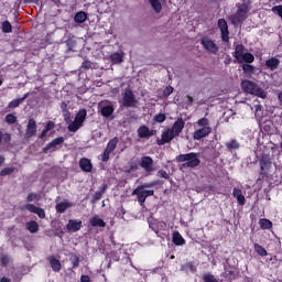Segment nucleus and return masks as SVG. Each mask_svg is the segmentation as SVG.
<instances>
[{"label": "nucleus", "mask_w": 282, "mask_h": 282, "mask_svg": "<svg viewBox=\"0 0 282 282\" xmlns=\"http://www.w3.org/2000/svg\"><path fill=\"white\" fill-rule=\"evenodd\" d=\"M184 130V119L177 118L176 121H173V126L167 128L162 132V139H156V145L162 147L164 144H170L173 139L178 138V134H182Z\"/></svg>", "instance_id": "1"}, {"label": "nucleus", "mask_w": 282, "mask_h": 282, "mask_svg": "<svg viewBox=\"0 0 282 282\" xmlns=\"http://www.w3.org/2000/svg\"><path fill=\"white\" fill-rule=\"evenodd\" d=\"M196 127L200 129H196L193 131V140L199 141L204 138H207V135H210L213 132V128H210V120L207 118H200L196 121Z\"/></svg>", "instance_id": "2"}, {"label": "nucleus", "mask_w": 282, "mask_h": 282, "mask_svg": "<svg viewBox=\"0 0 282 282\" xmlns=\"http://www.w3.org/2000/svg\"><path fill=\"white\" fill-rule=\"evenodd\" d=\"M250 0H245L238 7H236V13L230 17V23L234 25H239L241 22L247 20V13L250 12Z\"/></svg>", "instance_id": "3"}, {"label": "nucleus", "mask_w": 282, "mask_h": 282, "mask_svg": "<svg viewBox=\"0 0 282 282\" xmlns=\"http://www.w3.org/2000/svg\"><path fill=\"white\" fill-rule=\"evenodd\" d=\"M241 91L247 95H252L262 99H267V93H264V89H261L258 84L251 80H241Z\"/></svg>", "instance_id": "4"}, {"label": "nucleus", "mask_w": 282, "mask_h": 282, "mask_svg": "<svg viewBox=\"0 0 282 282\" xmlns=\"http://www.w3.org/2000/svg\"><path fill=\"white\" fill-rule=\"evenodd\" d=\"M176 162L184 163L182 164V169H196L202 164V161L198 160V153L196 152L178 154L176 156Z\"/></svg>", "instance_id": "5"}, {"label": "nucleus", "mask_w": 282, "mask_h": 282, "mask_svg": "<svg viewBox=\"0 0 282 282\" xmlns=\"http://www.w3.org/2000/svg\"><path fill=\"white\" fill-rule=\"evenodd\" d=\"M246 51L245 45L236 44L234 51V58H236V62L243 64H252V62H254V56H252L251 53H246Z\"/></svg>", "instance_id": "6"}, {"label": "nucleus", "mask_w": 282, "mask_h": 282, "mask_svg": "<svg viewBox=\"0 0 282 282\" xmlns=\"http://www.w3.org/2000/svg\"><path fill=\"white\" fill-rule=\"evenodd\" d=\"M87 119V110L82 109L79 112H76V117L73 118V121L66 122L67 131L76 133L78 129H82V126L85 124V120Z\"/></svg>", "instance_id": "7"}, {"label": "nucleus", "mask_w": 282, "mask_h": 282, "mask_svg": "<svg viewBox=\"0 0 282 282\" xmlns=\"http://www.w3.org/2000/svg\"><path fill=\"white\" fill-rule=\"evenodd\" d=\"M139 104L135 100V95H133V90L130 88L124 89V93H121V107L123 108H135V105Z\"/></svg>", "instance_id": "8"}, {"label": "nucleus", "mask_w": 282, "mask_h": 282, "mask_svg": "<svg viewBox=\"0 0 282 282\" xmlns=\"http://www.w3.org/2000/svg\"><path fill=\"white\" fill-rule=\"evenodd\" d=\"M150 230L156 234V237L164 239L167 238V223L164 221H152L149 223Z\"/></svg>", "instance_id": "9"}, {"label": "nucleus", "mask_w": 282, "mask_h": 282, "mask_svg": "<svg viewBox=\"0 0 282 282\" xmlns=\"http://www.w3.org/2000/svg\"><path fill=\"white\" fill-rule=\"evenodd\" d=\"M119 144V138L113 137L108 141V147L105 148V151L101 152V162H107L110 160V153L116 150V145Z\"/></svg>", "instance_id": "10"}, {"label": "nucleus", "mask_w": 282, "mask_h": 282, "mask_svg": "<svg viewBox=\"0 0 282 282\" xmlns=\"http://www.w3.org/2000/svg\"><path fill=\"white\" fill-rule=\"evenodd\" d=\"M139 167H142L144 173H153L155 171V167L153 166V158L150 156H142V159L139 160Z\"/></svg>", "instance_id": "11"}, {"label": "nucleus", "mask_w": 282, "mask_h": 282, "mask_svg": "<svg viewBox=\"0 0 282 282\" xmlns=\"http://www.w3.org/2000/svg\"><path fill=\"white\" fill-rule=\"evenodd\" d=\"M200 44H202V48H205L207 53H210L213 55H216L218 53V46L216 45V42H213V40L207 37H202Z\"/></svg>", "instance_id": "12"}, {"label": "nucleus", "mask_w": 282, "mask_h": 282, "mask_svg": "<svg viewBox=\"0 0 282 282\" xmlns=\"http://www.w3.org/2000/svg\"><path fill=\"white\" fill-rule=\"evenodd\" d=\"M217 26H219V32L221 33V42L229 43L230 31L227 30V21L224 19H219V22H217Z\"/></svg>", "instance_id": "13"}, {"label": "nucleus", "mask_w": 282, "mask_h": 282, "mask_svg": "<svg viewBox=\"0 0 282 282\" xmlns=\"http://www.w3.org/2000/svg\"><path fill=\"white\" fill-rule=\"evenodd\" d=\"M154 192L153 189L150 191H139V189H133L132 195L135 196V200L139 202V206L144 205V200L147 197L153 196Z\"/></svg>", "instance_id": "14"}, {"label": "nucleus", "mask_w": 282, "mask_h": 282, "mask_svg": "<svg viewBox=\"0 0 282 282\" xmlns=\"http://www.w3.org/2000/svg\"><path fill=\"white\" fill-rule=\"evenodd\" d=\"M63 143H64L63 137L53 139V141H51L50 143H47V145H44V148H42V153L47 154V153L54 152L56 151V147H59Z\"/></svg>", "instance_id": "15"}, {"label": "nucleus", "mask_w": 282, "mask_h": 282, "mask_svg": "<svg viewBox=\"0 0 282 282\" xmlns=\"http://www.w3.org/2000/svg\"><path fill=\"white\" fill-rule=\"evenodd\" d=\"M270 158L262 155V159L259 160V176L267 177V171H270Z\"/></svg>", "instance_id": "16"}, {"label": "nucleus", "mask_w": 282, "mask_h": 282, "mask_svg": "<svg viewBox=\"0 0 282 282\" xmlns=\"http://www.w3.org/2000/svg\"><path fill=\"white\" fill-rule=\"evenodd\" d=\"M35 129H37V126H35V120L28 119V127L24 129V137L28 139L35 137Z\"/></svg>", "instance_id": "17"}, {"label": "nucleus", "mask_w": 282, "mask_h": 282, "mask_svg": "<svg viewBox=\"0 0 282 282\" xmlns=\"http://www.w3.org/2000/svg\"><path fill=\"white\" fill-rule=\"evenodd\" d=\"M152 132H155V131L150 130L149 128H147V126H141L139 127L138 130H135V134H138L139 139H149L153 137Z\"/></svg>", "instance_id": "18"}, {"label": "nucleus", "mask_w": 282, "mask_h": 282, "mask_svg": "<svg viewBox=\"0 0 282 282\" xmlns=\"http://www.w3.org/2000/svg\"><path fill=\"white\" fill-rule=\"evenodd\" d=\"M280 63L279 55H275V57H270L268 61H264V67H268L270 72H274L275 69H279Z\"/></svg>", "instance_id": "19"}, {"label": "nucleus", "mask_w": 282, "mask_h": 282, "mask_svg": "<svg viewBox=\"0 0 282 282\" xmlns=\"http://www.w3.org/2000/svg\"><path fill=\"white\" fill-rule=\"evenodd\" d=\"M78 230H82V220H77V219L67 220L68 232H78Z\"/></svg>", "instance_id": "20"}, {"label": "nucleus", "mask_w": 282, "mask_h": 282, "mask_svg": "<svg viewBox=\"0 0 282 282\" xmlns=\"http://www.w3.org/2000/svg\"><path fill=\"white\" fill-rule=\"evenodd\" d=\"M79 169L84 173H90L93 172V163H90V160L87 158H82L79 160Z\"/></svg>", "instance_id": "21"}, {"label": "nucleus", "mask_w": 282, "mask_h": 282, "mask_svg": "<svg viewBox=\"0 0 282 282\" xmlns=\"http://www.w3.org/2000/svg\"><path fill=\"white\" fill-rule=\"evenodd\" d=\"M28 97H30V93H24V95H22V98L10 100V102H8V109L19 108L21 102H24V100L28 99Z\"/></svg>", "instance_id": "22"}, {"label": "nucleus", "mask_w": 282, "mask_h": 282, "mask_svg": "<svg viewBox=\"0 0 282 282\" xmlns=\"http://www.w3.org/2000/svg\"><path fill=\"white\" fill-rule=\"evenodd\" d=\"M47 262L51 263V270H53V272L58 273L62 271V262H59L55 257H47Z\"/></svg>", "instance_id": "23"}, {"label": "nucleus", "mask_w": 282, "mask_h": 282, "mask_svg": "<svg viewBox=\"0 0 282 282\" xmlns=\"http://www.w3.org/2000/svg\"><path fill=\"white\" fill-rule=\"evenodd\" d=\"M225 149L227 150V152H231V153L239 151L240 149L239 141H237L236 139H230V141H227V143H225Z\"/></svg>", "instance_id": "24"}, {"label": "nucleus", "mask_w": 282, "mask_h": 282, "mask_svg": "<svg viewBox=\"0 0 282 282\" xmlns=\"http://www.w3.org/2000/svg\"><path fill=\"white\" fill-rule=\"evenodd\" d=\"M172 241H173V245L176 247H182L186 243V241L182 237V234H178V231H173Z\"/></svg>", "instance_id": "25"}, {"label": "nucleus", "mask_w": 282, "mask_h": 282, "mask_svg": "<svg viewBox=\"0 0 282 282\" xmlns=\"http://www.w3.org/2000/svg\"><path fill=\"white\" fill-rule=\"evenodd\" d=\"M107 224L101 218H98V216H94L90 218V227L94 228H105Z\"/></svg>", "instance_id": "26"}, {"label": "nucleus", "mask_w": 282, "mask_h": 282, "mask_svg": "<svg viewBox=\"0 0 282 282\" xmlns=\"http://www.w3.org/2000/svg\"><path fill=\"white\" fill-rule=\"evenodd\" d=\"M87 21V13L85 11L76 12L75 15H73V22H76V24H82Z\"/></svg>", "instance_id": "27"}, {"label": "nucleus", "mask_w": 282, "mask_h": 282, "mask_svg": "<svg viewBox=\"0 0 282 282\" xmlns=\"http://www.w3.org/2000/svg\"><path fill=\"white\" fill-rule=\"evenodd\" d=\"M69 207H73V204L65 200L56 204V214H64Z\"/></svg>", "instance_id": "28"}, {"label": "nucleus", "mask_w": 282, "mask_h": 282, "mask_svg": "<svg viewBox=\"0 0 282 282\" xmlns=\"http://www.w3.org/2000/svg\"><path fill=\"white\" fill-rule=\"evenodd\" d=\"M24 228L31 234L39 232V223H35V220L28 221L24 224Z\"/></svg>", "instance_id": "29"}, {"label": "nucleus", "mask_w": 282, "mask_h": 282, "mask_svg": "<svg viewBox=\"0 0 282 282\" xmlns=\"http://www.w3.org/2000/svg\"><path fill=\"white\" fill-rule=\"evenodd\" d=\"M234 198H236V203H238L239 206H245V195H241V189L234 188Z\"/></svg>", "instance_id": "30"}, {"label": "nucleus", "mask_w": 282, "mask_h": 282, "mask_svg": "<svg viewBox=\"0 0 282 282\" xmlns=\"http://www.w3.org/2000/svg\"><path fill=\"white\" fill-rule=\"evenodd\" d=\"M259 228L262 230H270L273 228V221H270L265 218L259 219Z\"/></svg>", "instance_id": "31"}, {"label": "nucleus", "mask_w": 282, "mask_h": 282, "mask_svg": "<svg viewBox=\"0 0 282 282\" xmlns=\"http://www.w3.org/2000/svg\"><path fill=\"white\" fill-rule=\"evenodd\" d=\"M178 270L185 273H194L196 272V265H194L193 262H187L185 264H182L181 269Z\"/></svg>", "instance_id": "32"}, {"label": "nucleus", "mask_w": 282, "mask_h": 282, "mask_svg": "<svg viewBox=\"0 0 282 282\" xmlns=\"http://www.w3.org/2000/svg\"><path fill=\"white\" fill-rule=\"evenodd\" d=\"M99 112H100L101 117L110 118V116H112V106L111 105L104 106L100 108Z\"/></svg>", "instance_id": "33"}, {"label": "nucleus", "mask_w": 282, "mask_h": 282, "mask_svg": "<svg viewBox=\"0 0 282 282\" xmlns=\"http://www.w3.org/2000/svg\"><path fill=\"white\" fill-rule=\"evenodd\" d=\"M155 185H159V181H153L149 183H144L142 185L135 186L133 191H147L145 188H153Z\"/></svg>", "instance_id": "34"}, {"label": "nucleus", "mask_w": 282, "mask_h": 282, "mask_svg": "<svg viewBox=\"0 0 282 282\" xmlns=\"http://www.w3.org/2000/svg\"><path fill=\"white\" fill-rule=\"evenodd\" d=\"M221 276L225 278L226 281L236 280V272L232 270L225 269V272L221 273Z\"/></svg>", "instance_id": "35"}, {"label": "nucleus", "mask_w": 282, "mask_h": 282, "mask_svg": "<svg viewBox=\"0 0 282 282\" xmlns=\"http://www.w3.org/2000/svg\"><path fill=\"white\" fill-rule=\"evenodd\" d=\"M253 251L259 257H267V250L264 249V247H261V245L259 243H253Z\"/></svg>", "instance_id": "36"}, {"label": "nucleus", "mask_w": 282, "mask_h": 282, "mask_svg": "<svg viewBox=\"0 0 282 282\" xmlns=\"http://www.w3.org/2000/svg\"><path fill=\"white\" fill-rule=\"evenodd\" d=\"M150 8H153V11L156 13L162 12V2H159V0H149Z\"/></svg>", "instance_id": "37"}, {"label": "nucleus", "mask_w": 282, "mask_h": 282, "mask_svg": "<svg viewBox=\"0 0 282 282\" xmlns=\"http://www.w3.org/2000/svg\"><path fill=\"white\" fill-rule=\"evenodd\" d=\"M24 210H28V213H43L44 209L35 207L33 204L24 205Z\"/></svg>", "instance_id": "38"}, {"label": "nucleus", "mask_w": 282, "mask_h": 282, "mask_svg": "<svg viewBox=\"0 0 282 282\" xmlns=\"http://www.w3.org/2000/svg\"><path fill=\"white\" fill-rule=\"evenodd\" d=\"M121 62H122L121 53H113V54H110V63H113V64H121Z\"/></svg>", "instance_id": "39"}, {"label": "nucleus", "mask_w": 282, "mask_h": 282, "mask_svg": "<svg viewBox=\"0 0 282 282\" xmlns=\"http://www.w3.org/2000/svg\"><path fill=\"white\" fill-rule=\"evenodd\" d=\"M256 70V67L250 64H243L241 65V72H243L247 75L252 74V72Z\"/></svg>", "instance_id": "40"}, {"label": "nucleus", "mask_w": 282, "mask_h": 282, "mask_svg": "<svg viewBox=\"0 0 282 282\" xmlns=\"http://www.w3.org/2000/svg\"><path fill=\"white\" fill-rule=\"evenodd\" d=\"M11 32H13V26L10 25V22L9 21L2 22V33L9 34Z\"/></svg>", "instance_id": "41"}, {"label": "nucleus", "mask_w": 282, "mask_h": 282, "mask_svg": "<svg viewBox=\"0 0 282 282\" xmlns=\"http://www.w3.org/2000/svg\"><path fill=\"white\" fill-rule=\"evenodd\" d=\"M78 263H80V259H78V254H70V265H72V268L77 269Z\"/></svg>", "instance_id": "42"}, {"label": "nucleus", "mask_w": 282, "mask_h": 282, "mask_svg": "<svg viewBox=\"0 0 282 282\" xmlns=\"http://www.w3.org/2000/svg\"><path fill=\"white\" fill-rule=\"evenodd\" d=\"M164 120H167V116H165L164 113H159L156 116H153V122L163 123Z\"/></svg>", "instance_id": "43"}, {"label": "nucleus", "mask_w": 282, "mask_h": 282, "mask_svg": "<svg viewBox=\"0 0 282 282\" xmlns=\"http://www.w3.org/2000/svg\"><path fill=\"white\" fill-rule=\"evenodd\" d=\"M14 171H15L14 167H4L2 169V171H0V176L2 177L9 176L10 174H13Z\"/></svg>", "instance_id": "44"}, {"label": "nucleus", "mask_w": 282, "mask_h": 282, "mask_svg": "<svg viewBox=\"0 0 282 282\" xmlns=\"http://www.w3.org/2000/svg\"><path fill=\"white\" fill-rule=\"evenodd\" d=\"M202 282H218V280H216V278H214L213 274L207 273L202 276Z\"/></svg>", "instance_id": "45"}, {"label": "nucleus", "mask_w": 282, "mask_h": 282, "mask_svg": "<svg viewBox=\"0 0 282 282\" xmlns=\"http://www.w3.org/2000/svg\"><path fill=\"white\" fill-rule=\"evenodd\" d=\"M4 122H8V124H15V116L13 113H8L4 116Z\"/></svg>", "instance_id": "46"}, {"label": "nucleus", "mask_w": 282, "mask_h": 282, "mask_svg": "<svg viewBox=\"0 0 282 282\" xmlns=\"http://www.w3.org/2000/svg\"><path fill=\"white\" fill-rule=\"evenodd\" d=\"M1 142L10 143V133H2L0 131V148H1Z\"/></svg>", "instance_id": "47"}, {"label": "nucleus", "mask_w": 282, "mask_h": 282, "mask_svg": "<svg viewBox=\"0 0 282 282\" xmlns=\"http://www.w3.org/2000/svg\"><path fill=\"white\" fill-rule=\"evenodd\" d=\"M172 94H173V87L171 86L164 87V90H162V97L164 98L170 97V95Z\"/></svg>", "instance_id": "48"}, {"label": "nucleus", "mask_w": 282, "mask_h": 282, "mask_svg": "<svg viewBox=\"0 0 282 282\" xmlns=\"http://www.w3.org/2000/svg\"><path fill=\"white\" fill-rule=\"evenodd\" d=\"M53 129H56V123H54L53 121H47V124L44 126V129H42V131L46 132L52 131Z\"/></svg>", "instance_id": "49"}, {"label": "nucleus", "mask_w": 282, "mask_h": 282, "mask_svg": "<svg viewBox=\"0 0 282 282\" xmlns=\"http://www.w3.org/2000/svg\"><path fill=\"white\" fill-rule=\"evenodd\" d=\"M156 176H159V178L170 180V175L164 170H159Z\"/></svg>", "instance_id": "50"}, {"label": "nucleus", "mask_w": 282, "mask_h": 282, "mask_svg": "<svg viewBox=\"0 0 282 282\" xmlns=\"http://www.w3.org/2000/svg\"><path fill=\"white\" fill-rule=\"evenodd\" d=\"M28 203H33L35 200H39V194L35 193H28Z\"/></svg>", "instance_id": "51"}, {"label": "nucleus", "mask_w": 282, "mask_h": 282, "mask_svg": "<svg viewBox=\"0 0 282 282\" xmlns=\"http://www.w3.org/2000/svg\"><path fill=\"white\" fill-rule=\"evenodd\" d=\"M272 11L275 12V14H278L279 18H282V6L273 7Z\"/></svg>", "instance_id": "52"}, {"label": "nucleus", "mask_w": 282, "mask_h": 282, "mask_svg": "<svg viewBox=\"0 0 282 282\" xmlns=\"http://www.w3.org/2000/svg\"><path fill=\"white\" fill-rule=\"evenodd\" d=\"M0 263H2V267H8V263H10L8 256H2V258H0Z\"/></svg>", "instance_id": "53"}, {"label": "nucleus", "mask_w": 282, "mask_h": 282, "mask_svg": "<svg viewBox=\"0 0 282 282\" xmlns=\"http://www.w3.org/2000/svg\"><path fill=\"white\" fill-rule=\"evenodd\" d=\"M82 69H90V61L82 62Z\"/></svg>", "instance_id": "54"}, {"label": "nucleus", "mask_w": 282, "mask_h": 282, "mask_svg": "<svg viewBox=\"0 0 282 282\" xmlns=\"http://www.w3.org/2000/svg\"><path fill=\"white\" fill-rule=\"evenodd\" d=\"M62 117L65 118V122H69V111H62Z\"/></svg>", "instance_id": "55"}, {"label": "nucleus", "mask_w": 282, "mask_h": 282, "mask_svg": "<svg viewBox=\"0 0 282 282\" xmlns=\"http://www.w3.org/2000/svg\"><path fill=\"white\" fill-rule=\"evenodd\" d=\"M31 214L36 215L39 219H44V212H31Z\"/></svg>", "instance_id": "56"}, {"label": "nucleus", "mask_w": 282, "mask_h": 282, "mask_svg": "<svg viewBox=\"0 0 282 282\" xmlns=\"http://www.w3.org/2000/svg\"><path fill=\"white\" fill-rule=\"evenodd\" d=\"M79 281H80V282H90V276H88V275H82V276L79 278Z\"/></svg>", "instance_id": "57"}, {"label": "nucleus", "mask_w": 282, "mask_h": 282, "mask_svg": "<svg viewBox=\"0 0 282 282\" xmlns=\"http://www.w3.org/2000/svg\"><path fill=\"white\" fill-rule=\"evenodd\" d=\"M47 132H48V131L42 130V133L39 134V140H44L45 138H47Z\"/></svg>", "instance_id": "58"}, {"label": "nucleus", "mask_w": 282, "mask_h": 282, "mask_svg": "<svg viewBox=\"0 0 282 282\" xmlns=\"http://www.w3.org/2000/svg\"><path fill=\"white\" fill-rule=\"evenodd\" d=\"M275 98H278L279 104L282 105V90H279V93L275 94Z\"/></svg>", "instance_id": "59"}, {"label": "nucleus", "mask_w": 282, "mask_h": 282, "mask_svg": "<svg viewBox=\"0 0 282 282\" xmlns=\"http://www.w3.org/2000/svg\"><path fill=\"white\" fill-rule=\"evenodd\" d=\"M61 109H62V112L68 111V110H67V104H66V102H62Z\"/></svg>", "instance_id": "60"}, {"label": "nucleus", "mask_w": 282, "mask_h": 282, "mask_svg": "<svg viewBox=\"0 0 282 282\" xmlns=\"http://www.w3.org/2000/svg\"><path fill=\"white\" fill-rule=\"evenodd\" d=\"M139 167H140V166H139V165H135V164L130 165V172L138 171Z\"/></svg>", "instance_id": "61"}, {"label": "nucleus", "mask_w": 282, "mask_h": 282, "mask_svg": "<svg viewBox=\"0 0 282 282\" xmlns=\"http://www.w3.org/2000/svg\"><path fill=\"white\" fill-rule=\"evenodd\" d=\"M253 109H254L256 113H258L259 111H261V105L253 106Z\"/></svg>", "instance_id": "62"}, {"label": "nucleus", "mask_w": 282, "mask_h": 282, "mask_svg": "<svg viewBox=\"0 0 282 282\" xmlns=\"http://www.w3.org/2000/svg\"><path fill=\"white\" fill-rule=\"evenodd\" d=\"M96 200L101 199V192H97L96 196L94 197Z\"/></svg>", "instance_id": "63"}, {"label": "nucleus", "mask_w": 282, "mask_h": 282, "mask_svg": "<svg viewBox=\"0 0 282 282\" xmlns=\"http://www.w3.org/2000/svg\"><path fill=\"white\" fill-rule=\"evenodd\" d=\"M0 282H10V279H8V276H2V279H0Z\"/></svg>", "instance_id": "64"}]
</instances>
